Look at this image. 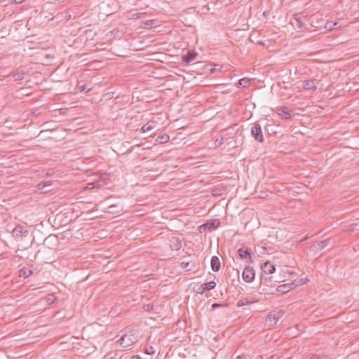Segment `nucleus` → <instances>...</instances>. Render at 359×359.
Instances as JSON below:
<instances>
[{
	"instance_id": "ea45409f",
	"label": "nucleus",
	"mask_w": 359,
	"mask_h": 359,
	"mask_svg": "<svg viewBox=\"0 0 359 359\" xmlns=\"http://www.w3.org/2000/svg\"><path fill=\"white\" fill-rule=\"evenodd\" d=\"M248 355L243 354L236 357V359H248Z\"/></svg>"
},
{
	"instance_id": "72a5a7b5",
	"label": "nucleus",
	"mask_w": 359,
	"mask_h": 359,
	"mask_svg": "<svg viewBox=\"0 0 359 359\" xmlns=\"http://www.w3.org/2000/svg\"><path fill=\"white\" fill-rule=\"evenodd\" d=\"M330 241V239H325L324 241H322L319 243L318 244V246L320 248H324L325 246L327 245L328 243Z\"/></svg>"
},
{
	"instance_id": "20e7f679",
	"label": "nucleus",
	"mask_w": 359,
	"mask_h": 359,
	"mask_svg": "<svg viewBox=\"0 0 359 359\" xmlns=\"http://www.w3.org/2000/svg\"><path fill=\"white\" fill-rule=\"evenodd\" d=\"M251 135L259 142H264V138L261 126L259 123L256 122L253 123L251 128Z\"/></svg>"
},
{
	"instance_id": "37998d69",
	"label": "nucleus",
	"mask_w": 359,
	"mask_h": 359,
	"mask_svg": "<svg viewBox=\"0 0 359 359\" xmlns=\"http://www.w3.org/2000/svg\"><path fill=\"white\" fill-rule=\"evenodd\" d=\"M233 271L235 273V275L238 278L239 277V271H238V270L233 269Z\"/></svg>"
},
{
	"instance_id": "8fccbe9b",
	"label": "nucleus",
	"mask_w": 359,
	"mask_h": 359,
	"mask_svg": "<svg viewBox=\"0 0 359 359\" xmlns=\"http://www.w3.org/2000/svg\"><path fill=\"white\" fill-rule=\"evenodd\" d=\"M71 17H72L71 15H69L68 18L70 19Z\"/></svg>"
},
{
	"instance_id": "58836bf2",
	"label": "nucleus",
	"mask_w": 359,
	"mask_h": 359,
	"mask_svg": "<svg viewBox=\"0 0 359 359\" xmlns=\"http://www.w3.org/2000/svg\"><path fill=\"white\" fill-rule=\"evenodd\" d=\"M310 359H325V356H320L318 355H312Z\"/></svg>"
},
{
	"instance_id": "dca6fc26",
	"label": "nucleus",
	"mask_w": 359,
	"mask_h": 359,
	"mask_svg": "<svg viewBox=\"0 0 359 359\" xmlns=\"http://www.w3.org/2000/svg\"><path fill=\"white\" fill-rule=\"evenodd\" d=\"M220 260L217 256H213L211 259V268L213 271L217 272L220 269Z\"/></svg>"
},
{
	"instance_id": "4be33fe9",
	"label": "nucleus",
	"mask_w": 359,
	"mask_h": 359,
	"mask_svg": "<svg viewBox=\"0 0 359 359\" xmlns=\"http://www.w3.org/2000/svg\"><path fill=\"white\" fill-rule=\"evenodd\" d=\"M57 238L55 236H49L47 238H45L43 243V247L50 248V244L52 243L56 242Z\"/></svg>"
},
{
	"instance_id": "6ab92c4d",
	"label": "nucleus",
	"mask_w": 359,
	"mask_h": 359,
	"mask_svg": "<svg viewBox=\"0 0 359 359\" xmlns=\"http://www.w3.org/2000/svg\"><path fill=\"white\" fill-rule=\"evenodd\" d=\"M281 314L280 312L275 313L271 312L267 315L266 320L272 322L273 320L274 324L281 318Z\"/></svg>"
},
{
	"instance_id": "2f4dec72",
	"label": "nucleus",
	"mask_w": 359,
	"mask_h": 359,
	"mask_svg": "<svg viewBox=\"0 0 359 359\" xmlns=\"http://www.w3.org/2000/svg\"><path fill=\"white\" fill-rule=\"evenodd\" d=\"M325 28L329 31H331L334 29V24H333L332 22H327L325 25Z\"/></svg>"
},
{
	"instance_id": "39448f33",
	"label": "nucleus",
	"mask_w": 359,
	"mask_h": 359,
	"mask_svg": "<svg viewBox=\"0 0 359 359\" xmlns=\"http://www.w3.org/2000/svg\"><path fill=\"white\" fill-rule=\"evenodd\" d=\"M220 224V222L217 219H211L198 227V230L201 233L205 231L206 230L212 231L217 228Z\"/></svg>"
},
{
	"instance_id": "c03bdc74",
	"label": "nucleus",
	"mask_w": 359,
	"mask_h": 359,
	"mask_svg": "<svg viewBox=\"0 0 359 359\" xmlns=\"http://www.w3.org/2000/svg\"><path fill=\"white\" fill-rule=\"evenodd\" d=\"M333 24H334V28H337V27H340L339 22H333Z\"/></svg>"
},
{
	"instance_id": "c756f323",
	"label": "nucleus",
	"mask_w": 359,
	"mask_h": 359,
	"mask_svg": "<svg viewBox=\"0 0 359 359\" xmlns=\"http://www.w3.org/2000/svg\"><path fill=\"white\" fill-rule=\"evenodd\" d=\"M13 77L15 81H20L24 79V72H18L15 74H13Z\"/></svg>"
},
{
	"instance_id": "2eb2a0df",
	"label": "nucleus",
	"mask_w": 359,
	"mask_h": 359,
	"mask_svg": "<svg viewBox=\"0 0 359 359\" xmlns=\"http://www.w3.org/2000/svg\"><path fill=\"white\" fill-rule=\"evenodd\" d=\"M181 266L186 271H191L196 269V263L194 260H190L189 262H182Z\"/></svg>"
},
{
	"instance_id": "e433bc0d",
	"label": "nucleus",
	"mask_w": 359,
	"mask_h": 359,
	"mask_svg": "<svg viewBox=\"0 0 359 359\" xmlns=\"http://www.w3.org/2000/svg\"><path fill=\"white\" fill-rule=\"evenodd\" d=\"M287 109L286 107H276V112L279 115V113L284 112V110Z\"/></svg>"
},
{
	"instance_id": "c85d7f7f",
	"label": "nucleus",
	"mask_w": 359,
	"mask_h": 359,
	"mask_svg": "<svg viewBox=\"0 0 359 359\" xmlns=\"http://www.w3.org/2000/svg\"><path fill=\"white\" fill-rule=\"evenodd\" d=\"M272 282L271 278H267V277H261V282H260V287L262 285H268V283H270Z\"/></svg>"
},
{
	"instance_id": "b1692460",
	"label": "nucleus",
	"mask_w": 359,
	"mask_h": 359,
	"mask_svg": "<svg viewBox=\"0 0 359 359\" xmlns=\"http://www.w3.org/2000/svg\"><path fill=\"white\" fill-rule=\"evenodd\" d=\"M294 20L295 21L294 26L299 29H303L305 27V24L302 21V19L297 15H294Z\"/></svg>"
},
{
	"instance_id": "ddd939ff",
	"label": "nucleus",
	"mask_w": 359,
	"mask_h": 359,
	"mask_svg": "<svg viewBox=\"0 0 359 359\" xmlns=\"http://www.w3.org/2000/svg\"><path fill=\"white\" fill-rule=\"evenodd\" d=\"M261 269L266 274H272L276 271V266L268 261L262 265Z\"/></svg>"
},
{
	"instance_id": "f704fd0d",
	"label": "nucleus",
	"mask_w": 359,
	"mask_h": 359,
	"mask_svg": "<svg viewBox=\"0 0 359 359\" xmlns=\"http://www.w3.org/2000/svg\"><path fill=\"white\" fill-rule=\"evenodd\" d=\"M222 306H229V304L226 303V304H217V303H215L212 305V309H216V308H218V307H222Z\"/></svg>"
},
{
	"instance_id": "9b49d317",
	"label": "nucleus",
	"mask_w": 359,
	"mask_h": 359,
	"mask_svg": "<svg viewBox=\"0 0 359 359\" xmlns=\"http://www.w3.org/2000/svg\"><path fill=\"white\" fill-rule=\"evenodd\" d=\"M296 285L294 283H286L278 285L276 288L278 292L281 294H285L292 290Z\"/></svg>"
},
{
	"instance_id": "0eeeda50",
	"label": "nucleus",
	"mask_w": 359,
	"mask_h": 359,
	"mask_svg": "<svg viewBox=\"0 0 359 359\" xmlns=\"http://www.w3.org/2000/svg\"><path fill=\"white\" fill-rule=\"evenodd\" d=\"M13 236L16 238L26 237L29 234V231L23 226L17 225L12 231Z\"/></svg>"
},
{
	"instance_id": "a211bd4d",
	"label": "nucleus",
	"mask_w": 359,
	"mask_h": 359,
	"mask_svg": "<svg viewBox=\"0 0 359 359\" xmlns=\"http://www.w3.org/2000/svg\"><path fill=\"white\" fill-rule=\"evenodd\" d=\"M170 248L172 250H179L182 248V241L179 238H173L170 241Z\"/></svg>"
},
{
	"instance_id": "c9c22d12",
	"label": "nucleus",
	"mask_w": 359,
	"mask_h": 359,
	"mask_svg": "<svg viewBox=\"0 0 359 359\" xmlns=\"http://www.w3.org/2000/svg\"><path fill=\"white\" fill-rule=\"evenodd\" d=\"M215 147H220L224 144V137L215 140Z\"/></svg>"
},
{
	"instance_id": "1a4fd4ad",
	"label": "nucleus",
	"mask_w": 359,
	"mask_h": 359,
	"mask_svg": "<svg viewBox=\"0 0 359 359\" xmlns=\"http://www.w3.org/2000/svg\"><path fill=\"white\" fill-rule=\"evenodd\" d=\"M197 56L198 53L194 50H188L185 55L182 56V61L186 64H189L194 61Z\"/></svg>"
},
{
	"instance_id": "aec40b11",
	"label": "nucleus",
	"mask_w": 359,
	"mask_h": 359,
	"mask_svg": "<svg viewBox=\"0 0 359 359\" xmlns=\"http://www.w3.org/2000/svg\"><path fill=\"white\" fill-rule=\"evenodd\" d=\"M250 86V79L248 78H243L240 79L238 83H236V86L238 88H248Z\"/></svg>"
},
{
	"instance_id": "7c9ffc66",
	"label": "nucleus",
	"mask_w": 359,
	"mask_h": 359,
	"mask_svg": "<svg viewBox=\"0 0 359 359\" xmlns=\"http://www.w3.org/2000/svg\"><path fill=\"white\" fill-rule=\"evenodd\" d=\"M152 129H153V127H152L151 126L148 125V124H145V125H144V126L141 128L140 131H141L142 133H146V132H149V131H150V130H152Z\"/></svg>"
},
{
	"instance_id": "f8f14e48",
	"label": "nucleus",
	"mask_w": 359,
	"mask_h": 359,
	"mask_svg": "<svg viewBox=\"0 0 359 359\" xmlns=\"http://www.w3.org/2000/svg\"><path fill=\"white\" fill-rule=\"evenodd\" d=\"M318 83V81L316 79L306 80L303 82V88L305 90H311L315 91L317 89Z\"/></svg>"
},
{
	"instance_id": "423d86ee",
	"label": "nucleus",
	"mask_w": 359,
	"mask_h": 359,
	"mask_svg": "<svg viewBox=\"0 0 359 359\" xmlns=\"http://www.w3.org/2000/svg\"><path fill=\"white\" fill-rule=\"evenodd\" d=\"M243 279L245 283H251L254 280L255 277V272L252 267L249 266H246L243 271Z\"/></svg>"
},
{
	"instance_id": "4c0bfd02",
	"label": "nucleus",
	"mask_w": 359,
	"mask_h": 359,
	"mask_svg": "<svg viewBox=\"0 0 359 359\" xmlns=\"http://www.w3.org/2000/svg\"><path fill=\"white\" fill-rule=\"evenodd\" d=\"M72 1H73V0H71V1L69 0V4L72 3ZM83 1V0H76V1H74L72 4L74 5V6H76L79 5V4H81Z\"/></svg>"
},
{
	"instance_id": "a19ab883",
	"label": "nucleus",
	"mask_w": 359,
	"mask_h": 359,
	"mask_svg": "<svg viewBox=\"0 0 359 359\" xmlns=\"http://www.w3.org/2000/svg\"><path fill=\"white\" fill-rule=\"evenodd\" d=\"M146 353L149 354V355H151L152 353H154L153 348L150 347L149 348H147L146 349Z\"/></svg>"
},
{
	"instance_id": "412c9836",
	"label": "nucleus",
	"mask_w": 359,
	"mask_h": 359,
	"mask_svg": "<svg viewBox=\"0 0 359 359\" xmlns=\"http://www.w3.org/2000/svg\"><path fill=\"white\" fill-rule=\"evenodd\" d=\"M156 23H157L156 20H147V21H144L142 22V25L141 26V27L144 28V29H150L154 27H156Z\"/></svg>"
},
{
	"instance_id": "49530a36",
	"label": "nucleus",
	"mask_w": 359,
	"mask_h": 359,
	"mask_svg": "<svg viewBox=\"0 0 359 359\" xmlns=\"http://www.w3.org/2000/svg\"><path fill=\"white\" fill-rule=\"evenodd\" d=\"M104 359H114V357L108 358L107 356H105Z\"/></svg>"
},
{
	"instance_id": "a878e982",
	"label": "nucleus",
	"mask_w": 359,
	"mask_h": 359,
	"mask_svg": "<svg viewBox=\"0 0 359 359\" xmlns=\"http://www.w3.org/2000/svg\"><path fill=\"white\" fill-rule=\"evenodd\" d=\"M130 19H138L147 15V13H133V11L129 12Z\"/></svg>"
},
{
	"instance_id": "f3484780",
	"label": "nucleus",
	"mask_w": 359,
	"mask_h": 359,
	"mask_svg": "<svg viewBox=\"0 0 359 359\" xmlns=\"http://www.w3.org/2000/svg\"><path fill=\"white\" fill-rule=\"evenodd\" d=\"M31 267H32V266H29V267H23V268H22L19 271V276L20 277H24V278H28L30 276H32L33 274V272H32V271L31 269Z\"/></svg>"
},
{
	"instance_id": "f03ea898",
	"label": "nucleus",
	"mask_w": 359,
	"mask_h": 359,
	"mask_svg": "<svg viewBox=\"0 0 359 359\" xmlns=\"http://www.w3.org/2000/svg\"><path fill=\"white\" fill-rule=\"evenodd\" d=\"M69 81V94L74 95L79 92H87L90 90L81 74H72Z\"/></svg>"
},
{
	"instance_id": "a18cd8bd",
	"label": "nucleus",
	"mask_w": 359,
	"mask_h": 359,
	"mask_svg": "<svg viewBox=\"0 0 359 359\" xmlns=\"http://www.w3.org/2000/svg\"><path fill=\"white\" fill-rule=\"evenodd\" d=\"M130 359H140L139 355H133Z\"/></svg>"
},
{
	"instance_id": "f257e3e1",
	"label": "nucleus",
	"mask_w": 359,
	"mask_h": 359,
	"mask_svg": "<svg viewBox=\"0 0 359 359\" xmlns=\"http://www.w3.org/2000/svg\"><path fill=\"white\" fill-rule=\"evenodd\" d=\"M79 36L75 37L76 35L74 34L72 38L69 37V46L79 48L81 47L87 41L93 40L96 36V32L91 29H83L79 28L78 30Z\"/></svg>"
},
{
	"instance_id": "7ed1b4c3",
	"label": "nucleus",
	"mask_w": 359,
	"mask_h": 359,
	"mask_svg": "<svg viewBox=\"0 0 359 359\" xmlns=\"http://www.w3.org/2000/svg\"><path fill=\"white\" fill-rule=\"evenodd\" d=\"M87 177V175L83 171H80L79 172H70V170H69V196H70L72 194L74 197L76 196V194H72L74 191H76V187H79L80 184H83V183L86 182ZM71 199L70 197H69V201Z\"/></svg>"
},
{
	"instance_id": "bb28decb",
	"label": "nucleus",
	"mask_w": 359,
	"mask_h": 359,
	"mask_svg": "<svg viewBox=\"0 0 359 359\" xmlns=\"http://www.w3.org/2000/svg\"><path fill=\"white\" fill-rule=\"evenodd\" d=\"M279 116H281L282 119L285 120H290L292 118V113L288 110V108L287 107V109L284 110V112L279 113Z\"/></svg>"
},
{
	"instance_id": "de8ad7c7",
	"label": "nucleus",
	"mask_w": 359,
	"mask_h": 359,
	"mask_svg": "<svg viewBox=\"0 0 359 359\" xmlns=\"http://www.w3.org/2000/svg\"><path fill=\"white\" fill-rule=\"evenodd\" d=\"M74 108H75V107H72L69 108V110H72V109H74Z\"/></svg>"
},
{
	"instance_id": "6e6552de",
	"label": "nucleus",
	"mask_w": 359,
	"mask_h": 359,
	"mask_svg": "<svg viewBox=\"0 0 359 359\" xmlns=\"http://www.w3.org/2000/svg\"><path fill=\"white\" fill-rule=\"evenodd\" d=\"M238 255L241 259H249L250 262H252L251 249L246 247L241 248L238 250Z\"/></svg>"
},
{
	"instance_id": "cd10ccee",
	"label": "nucleus",
	"mask_w": 359,
	"mask_h": 359,
	"mask_svg": "<svg viewBox=\"0 0 359 359\" xmlns=\"http://www.w3.org/2000/svg\"><path fill=\"white\" fill-rule=\"evenodd\" d=\"M257 302V301H250V300H248L247 299H241V300H239L237 302V306L241 307V306H245V305H249L250 304H252V303H255V302Z\"/></svg>"
},
{
	"instance_id": "5701e85b",
	"label": "nucleus",
	"mask_w": 359,
	"mask_h": 359,
	"mask_svg": "<svg viewBox=\"0 0 359 359\" xmlns=\"http://www.w3.org/2000/svg\"><path fill=\"white\" fill-rule=\"evenodd\" d=\"M170 136L167 134H163L162 135H158L156 139V142L159 144L166 143L169 141Z\"/></svg>"
},
{
	"instance_id": "393cba45",
	"label": "nucleus",
	"mask_w": 359,
	"mask_h": 359,
	"mask_svg": "<svg viewBox=\"0 0 359 359\" xmlns=\"http://www.w3.org/2000/svg\"><path fill=\"white\" fill-rule=\"evenodd\" d=\"M81 202H72L71 204H70V206H69V210H71L72 211V212H82L81 211V208L79 205H78L79 203H81Z\"/></svg>"
},
{
	"instance_id": "473e14b6",
	"label": "nucleus",
	"mask_w": 359,
	"mask_h": 359,
	"mask_svg": "<svg viewBox=\"0 0 359 359\" xmlns=\"http://www.w3.org/2000/svg\"><path fill=\"white\" fill-rule=\"evenodd\" d=\"M51 185L50 182H46L44 183H40L38 184L39 189H43L46 187H49Z\"/></svg>"
},
{
	"instance_id": "9d476101",
	"label": "nucleus",
	"mask_w": 359,
	"mask_h": 359,
	"mask_svg": "<svg viewBox=\"0 0 359 359\" xmlns=\"http://www.w3.org/2000/svg\"><path fill=\"white\" fill-rule=\"evenodd\" d=\"M216 283L214 280L202 284L198 289V293L203 294L206 291L213 290L216 287Z\"/></svg>"
},
{
	"instance_id": "09e8293b",
	"label": "nucleus",
	"mask_w": 359,
	"mask_h": 359,
	"mask_svg": "<svg viewBox=\"0 0 359 359\" xmlns=\"http://www.w3.org/2000/svg\"><path fill=\"white\" fill-rule=\"evenodd\" d=\"M77 119H78V118H72V121H76Z\"/></svg>"
},
{
	"instance_id": "4468645a",
	"label": "nucleus",
	"mask_w": 359,
	"mask_h": 359,
	"mask_svg": "<svg viewBox=\"0 0 359 359\" xmlns=\"http://www.w3.org/2000/svg\"><path fill=\"white\" fill-rule=\"evenodd\" d=\"M99 183L97 182H89L86 184L85 182L83 184H80L79 187H76V190H79V194L81 193L83 191H85L86 189H93L97 186H98Z\"/></svg>"
},
{
	"instance_id": "79ce46f5",
	"label": "nucleus",
	"mask_w": 359,
	"mask_h": 359,
	"mask_svg": "<svg viewBox=\"0 0 359 359\" xmlns=\"http://www.w3.org/2000/svg\"><path fill=\"white\" fill-rule=\"evenodd\" d=\"M48 300H51L52 302L53 301V299H54V295L53 294H48Z\"/></svg>"
}]
</instances>
